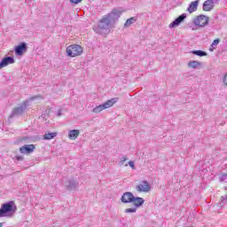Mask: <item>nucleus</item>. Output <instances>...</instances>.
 <instances>
[{
  "mask_svg": "<svg viewBox=\"0 0 227 227\" xmlns=\"http://www.w3.org/2000/svg\"><path fill=\"white\" fill-rule=\"evenodd\" d=\"M120 17H121V11L113 9L111 12L103 16L97 26L93 27V31L101 36H107L111 33L112 27H114L116 25V21Z\"/></svg>",
  "mask_w": 227,
  "mask_h": 227,
  "instance_id": "f257e3e1",
  "label": "nucleus"
},
{
  "mask_svg": "<svg viewBox=\"0 0 227 227\" xmlns=\"http://www.w3.org/2000/svg\"><path fill=\"white\" fill-rule=\"evenodd\" d=\"M17 212V205L15 201L10 200L2 204L0 207V217H13Z\"/></svg>",
  "mask_w": 227,
  "mask_h": 227,
  "instance_id": "f03ea898",
  "label": "nucleus"
},
{
  "mask_svg": "<svg viewBox=\"0 0 227 227\" xmlns=\"http://www.w3.org/2000/svg\"><path fill=\"white\" fill-rule=\"evenodd\" d=\"M27 107H29V100L23 101L19 106L12 109L9 118H15V116H24Z\"/></svg>",
  "mask_w": 227,
  "mask_h": 227,
  "instance_id": "7ed1b4c3",
  "label": "nucleus"
},
{
  "mask_svg": "<svg viewBox=\"0 0 227 227\" xmlns=\"http://www.w3.org/2000/svg\"><path fill=\"white\" fill-rule=\"evenodd\" d=\"M66 52L68 58H75L82 54V47L79 44H72L67 48Z\"/></svg>",
  "mask_w": 227,
  "mask_h": 227,
  "instance_id": "20e7f679",
  "label": "nucleus"
},
{
  "mask_svg": "<svg viewBox=\"0 0 227 227\" xmlns=\"http://www.w3.org/2000/svg\"><path fill=\"white\" fill-rule=\"evenodd\" d=\"M209 22H210V17L205 14H200L199 16H196L193 20L194 26H197L198 27H205L208 26Z\"/></svg>",
  "mask_w": 227,
  "mask_h": 227,
  "instance_id": "39448f33",
  "label": "nucleus"
},
{
  "mask_svg": "<svg viewBox=\"0 0 227 227\" xmlns=\"http://www.w3.org/2000/svg\"><path fill=\"white\" fill-rule=\"evenodd\" d=\"M118 102V98H114L112 99L107 100L104 104H101L96 107L93 108V113H101V111H104V109H109V107H113L114 104Z\"/></svg>",
  "mask_w": 227,
  "mask_h": 227,
  "instance_id": "423d86ee",
  "label": "nucleus"
},
{
  "mask_svg": "<svg viewBox=\"0 0 227 227\" xmlns=\"http://www.w3.org/2000/svg\"><path fill=\"white\" fill-rule=\"evenodd\" d=\"M187 19V13H183L176 18L168 26L169 29H175V27H178L182 22Z\"/></svg>",
  "mask_w": 227,
  "mask_h": 227,
  "instance_id": "0eeeda50",
  "label": "nucleus"
},
{
  "mask_svg": "<svg viewBox=\"0 0 227 227\" xmlns=\"http://www.w3.org/2000/svg\"><path fill=\"white\" fill-rule=\"evenodd\" d=\"M16 56H24V52H27V43L22 42L14 47Z\"/></svg>",
  "mask_w": 227,
  "mask_h": 227,
  "instance_id": "6e6552de",
  "label": "nucleus"
},
{
  "mask_svg": "<svg viewBox=\"0 0 227 227\" xmlns=\"http://www.w3.org/2000/svg\"><path fill=\"white\" fill-rule=\"evenodd\" d=\"M79 188V182L74 178H70L66 182L67 191H76Z\"/></svg>",
  "mask_w": 227,
  "mask_h": 227,
  "instance_id": "1a4fd4ad",
  "label": "nucleus"
},
{
  "mask_svg": "<svg viewBox=\"0 0 227 227\" xmlns=\"http://www.w3.org/2000/svg\"><path fill=\"white\" fill-rule=\"evenodd\" d=\"M13 63H15V58L5 56L0 61V70L1 68H4V67H8V65H13Z\"/></svg>",
  "mask_w": 227,
  "mask_h": 227,
  "instance_id": "9d476101",
  "label": "nucleus"
},
{
  "mask_svg": "<svg viewBox=\"0 0 227 227\" xmlns=\"http://www.w3.org/2000/svg\"><path fill=\"white\" fill-rule=\"evenodd\" d=\"M137 192H150V191H152V186H150L148 181H143L142 184L137 186Z\"/></svg>",
  "mask_w": 227,
  "mask_h": 227,
  "instance_id": "9b49d317",
  "label": "nucleus"
},
{
  "mask_svg": "<svg viewBox=\"0 0 227 227\" xmlns=\"http://www.w3.org/2000/svg\"><path fill=\"white\" fill-rule=\"evenodd\" d=\"M133 200H134V193H132L131 192H126L121 197V203H124V204L132 203Z\"/></svg>",
  "mask_w": 227,
  "mask_h": 227,
  "instance_id": "f8f14e48",
  "label": "nucleus"
},
{
  "mask_svg": "<svg viewBox=\"0 0 227 227\" xmlns=\"http://www.w3.org/2000/svg\"><path fill=\"white\" fill-rule=\"evenodd\" d=\"M35 145H25L20 148V153L27 154V153H33L35 152Z\"/></svg>",
  "mask_w": 227,
  "mask_h": 227,
  "instance_id": "ddd939ff",
  "label": "nucleus"
},
{
  "mask_svg": "<svg viewBox=\"0 0 227 227\" xmlns=\"http://www.w3.org/2000/svg\"><path fill=\"white\" fill-rule=\"evenodd\" d=\"M214 0H206L202 4V9L204 12H212L214 10Z\"/></svg>",
  "mask_w": 227,
  "mask_h": 227,
  "instance_id": "4468645a",
  "label": "nucleus"
},
{
  "mask_svg": "<svg viewBox=\"0 0 227 227\" xmlns=\"http://www.w3.org/2000/svg\"><path fill=\"white\" fill-rule=\"evenodd\" d=\"M131 203L134 204L135 208H140L142 205H145V199L134 196Z\"/></svg>",
  "mask_w": 227,
  "mask_h": 227,
  "instance_id": "2eb2a0df",
  "label": "nucleus"
},
{
  "mask_svg": "<svg viewBox=\"0 0 227 227\" xmlns=\"http://www.w3.org/2000/svg\"><path fill=\"white\" fill-rule=\"evenodd\" d=\"M199 5H200V0H195L192 2L187 8V12L189 13H194V12L198 10Z\"/></svg>",
  "mask_w": 227,
  "mask_h": 227,
  "instance_id": "dca6fc26",
  "label": "nucleus"
},
{
  "mask_svg": "<svg viewBox=\"0 0 227 227\" xmlns=\"http://www.w3.org/2000/svg\"><path fill=\"white\" fill-rule=\"evenodd\" d=\"M80 134H81V131L79 129H71L68 132V137L69 139H77Z\"/></svg>",
  "mask_w": 227,
  "mask_h": 227,
  "instance_id": "f3484780",
  "label": "nucleus"
},
{
  "mask_svg": "<svg viewBox=\"0 0 227 227\" xmlns=\"http://www.w3.org/2000/svg\"><path fill=\"white\" fill-rule=\"evenodd\" d=\"M190 54H194L195 56H199L200 58H203L204 56H208L207 51L201 50H193L190 51Z\"/></svg>",
  "mask_w": 227,
  "mask_h": 227,
  "instance_id": "a211bd4d",
  "label": "nucleus"
},
{
  "mask_svg": "<svg viewBox=\"0 0 227 227\" xmlns=\"http://www.w3.org/2000/svg\"><path fill=\"white\" fill-rule=\"evenodd\" d=\"M201 65H203V63H201L198 60H192V61L188 62V67L193 68V70H196V68H198V67H201Z\"/></svg>",
  "mask_w": 227,
  "mask_h": 227,
  "instance_id": "6ab92c4d",
  "label": "nucleus"
},
{
  "mask_svg": "<svg viewBox=\"0 0 227 227\" xmlns=\"http://www.w3.org/2000/svg\"><path fill=\"white\" fill-rule=\"evenodd\" d=\"M56 136H58L57 132L45 133L43 135V138L44 139V141H49L51 139H54V137H56Z\"/></svg>",
  "mask_w": 227,
  "mask_h": 227,
  "instance_id": "aec40b11",
  "label": "nucleus"
},
{
  "mask_svg": "<svg viewBox=\"0 0 227 227\" xmlns=\"http://www.w3.org/2000/svg\"><path fill=\"white\" fill-rule=\"evenodd\" d=\"M137 20V19H136V17H131V18L128 19L124 24V27H129L132 26V24H134Z\"/></svg>",
  "mask_w": 227,
  "mask_h": 227,
  "instance_id": "412c9836",
  "label": "nucleus"
},
{
  "mask_svg": "<svg viewBox=\"0 0 227 227\" xmlns=\"http://www.w3.org/2000/svg\"><path fill=\"white\" fill-rule=\"evenodd\" d=\"M125 214H136L137 212V207H129L125 209Z\"/></svg>",
  "mask_w": 227,
  "mask_h": 227,
  "instance_id": "4be33fe9",
  "label": "nucleus"
},
{
  "mask_svg": "<svg viewBox=\"0 0 227 227\" xmlns=\"http://www.w3.org/2000/svg\"><path fill=\"white\" fill-rule=\"evenodd\" d=\"M221 42V39L217 38L215 39L211 44V47H215V45H219V43Z\"/></svg>",
  "mask_w": 227,
  "mask_h": 227,
  "instance_id": "5701e85b",
  "label": "nucleus"
},
{
  "mask_svg": "<svg viewBox=\"0 0 227 227\" xmlns=\"http://www.w3.org/2000/svg\"><path fill=\"white\" fill-rule=\"evenodd\" d=\"M226 178H227V174H223L220 176L219 180H220V182H224V180H226Z\"/></svg>",
  "mask_w": 227,
  "mask_h": 227,
  "instance_id": "b1692460",
  "label": "nucleus"
},
{
  "mask_svg": "<svg viewBox=\"0 0 227 227\" xmlns=\"http://www.w3.org/2000/svg\"><path fill=\"white\" fill-rule=\"evenodd\" d=\"M129 166L131 169H136V165L134 164V161L129 160Z\"/></svg>",
  "mask_w": 227,
  "mask_h": 227,
  "instance_id": "393cba45",
  "label": "nucleus"
},
{
  "mask_svg": "<svg viewBox=\"0 0 227 227\" xmlns=\"http://www.w3.org/2000/svg\"><path fill=\"white\" fill-rule=\"evenodd\" d=\"M82 0H70V3H72L73 4H79V3H82Z\"/></svg>",
  "mask_w": 227,
  "mask_h": 227,
  "instance_id": "a878e982",
  "label": "nucleus"
},
{
  "mask_svg": "<svg viewBox=\"0 0 227 227\" xmlns=\"http://www.w3.org/2000/svg\"><path fill=\"white\" fill-rule=\"evenodd\" d=\"M15 160H18V161H19V160H24V156L16 155V156H15Z\"/></svg>",
  "mask_w": 227,
  "mask_h": 227,
  "instance_id": "bb28decb",
  "label": "nucleus"
},
{
  "mask_svg": "<svg viewBox=\"0 0 227 227\" xmlns=\"http://www.w3.org/2000/svg\"><path fill=\"white\" fill-rule=\"evenodd\" d=\"M126 160H127V157H122L121 161H120L121 166H123L125 164Z\"/></svg>",
  "mask_w": 227,
  "mask_h": 227,
  "instance_id": "cd10ccee",
  "label": "nucleus"
},
{
  "mask_svg": "<svg viewBox=\"0 0 227 227\" xmlns=\"http://www.w3.org/2000/svg\"><path fill=\"white\" fill-rule=\"evenodd\" d=\"M226 200H227V193L221 198V203H224V201H226Z\"/></svg>",
  "mask_w": 227,
  "mask_h": 227,
  "instance_id": "c85d7f7f",
  "label": "nucleus"
},
{
  "mask_svg": "<svg viewBox=\"0 0 227 227\" xmlns=\"http://www.w3.org/2000/svg\"><path fill=\"white\" fill-rule=\"evenodd\" d=\"M223 83L225 86H227V74L223 77Z\"/></svg>",
  "mask_w": 227,
  "mask_h": 227,
  "instance_id": "c756f323",
  "label": "nucleus"
},
{
  "mask_svg": "<svg viewBox=\"0 0 227 227\" xmlns=\"http://www.w3.org/2000/svg\"><path fill=\"white\" fill-rule=\"evenodd\" d=\"M61 109L59 110L58 114H57V116H61Z\"/></svg>",
  "mask_w": 227,
  "mask_h": 227,
  "instance_id": "7c9ffc66",
  "label": "nucleus"
},
{
  "mask_svg": "<svg viewBox=\"0 0 227 227\" xmlns=\"http://www.w3.org/2000/svg\"><path fill=\"white\" fill-rule=\"evenodd\" d=\"M214 49H215V48L210 47V48H209L210 52H214Z\"/></svg>",
  "mask_w": 227,
  "mask_h": 227,
  "instance_id": "2f4dec72",
  "label": "nucleus"
},
{
  "mask_svg": "<svg viewBox=\"0 0 227 227\" xmlns=\"http://www.w3.org/2000/svg\"><path fill=\"white\" fill-rule=\"evenodd\" d=\"M4 224V223H0V227H2Z\"/></svg>",
  "mask_w": 227,
  "mask_h": 227,
  "instance_id": "473e14b6",
  "label": "nucleus"
},
{
  "mask_svg": "<svg viewBox=\"0 0 227 227\" xmlns=\"http://www.w3.org/2000/svg\"><path fill=\"white\" fill-rule=\"evenodd\" d=\"M30 100H35V97H33V98H30Z\"/></svg>",
  "mask_w": 227,
  "mask_h": 227,
  "instance_id": "72a5a7b5",
  "label": "nucleus"
},
{
  "mask_svg": "<svg viewBox=\"0 0 227 227\" xmlns=\"http://www.w3.org/2000/svg\"><path fill=\"white\" fill-rule=\"evenodd\" d=\"M213 1H216V2H217V1H219V0H213Z\"/></svg>",
  "mask_w": 227,
  "mask_h": 227,
  "instance_id": "f704fd0d",
  "label": "nucleus"
}]
</instances>
